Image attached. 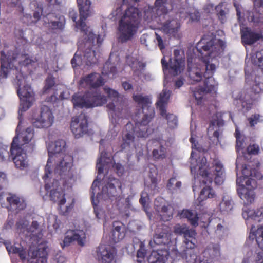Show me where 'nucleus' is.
Here are the masks:
<instances>
[{
    "label": "nucleus",
    "instance_id": "nucleus-1",
    "mask_svg": "<svg viewBox=\"0 0 263 263\" xmlns=\"http://www.w3.org/2000/svg\"><path fill=\"white\" fill-rule=\"evenodd\" d=\"M80 13V20L77 21V14L74 10L69 12V16L75 23L76 27L83 33V40L78 42V49H84V59L86 64L92 66L98 62L97 56L100 53V48L103 40L89 30L85 21L90 14V0H77Z\"/></svg>",
    "mask_w": 263,
    "mask_h": 263
},
{
    "label": "nucleus",
    "instance_id": "nucleus-2",
    "mask_svg": "<svg viewBox=\"0 0 263 263\" xmlns=\"http://www.w3.org/2000/svg\"><path fill=\"white\" fill-rule=\"evenodd\" d=\"M14 82L17 86V92L20 99V104L18 110L19 122L15 130L16 141L19 147L25 149L26 152L32 153L35 148V142L34 139V130L32 127H28L20 135L21 124L23 121V117L21 112L28 110L32 105L34 101V93L31 86L28 84L25 85L22 88L21 85L24 81V76L20 71L16 70Z\"/></svg>",
    "mask_w": 263,
    "mask_h": 263
},
{
    "label": "nucleus",
    "instance_id": "nucleus-3",
    "mask_svg": "<svg viewBox=\"0 0 263 263\" xmlns=\"http://www.w3.org/2000/svg\"><path fill=\"white\" fill-rule=\"evenodd\" d=\"M225 47V43L220 39H209L205 35L202 37L197 43L196 48L200 54V58L204 65L193 63L192 58H187V73L190 80L194 82H200L204 77L205 71L206 64L204 60L206 59L208 61V64H210V59L218 56L223 51Z\"/></svg>",
    "mask_w": 263,
    "mask_h": 263
},
{
    "label": "nucleus",
    "instance_id": "nucleus-4",
    "mask_svg": "<svg viewBox=\"0 0 263 263\" xmlns=\"http://www.w3.org/2000/svg\"><path fill=\"white\" fill-rule=\"evenodd\" d=\"M66 142L64 140L60 139L51 143L48 147L49 158L46 165L49 164L51 170L52 160L60 159L59 163L57 164L55 172L60 176V180L62 182L65 187H71L73 183L75 181L73 171L72 169L73 165V157L69 155L63 154L65 151Z\"/></svg>",
    "mask_w": 263,
    "mask_h": 263
},
{
    "label": "nucleus",
    "instance_id": "nucleus-5",
    "mask_svg": "<svg viewBox=\"0 0 263 263\" xmlns=\"http://www.w3.org/2000/svg\"><path fill=\"white\" fill-rule=\"evenodd\" d=\"M194 153L191 154V171L196 172L198 169L199 174L202 177L201 182L204 184H211L214 178L216 184L220 185L224 181V172L223 165L219 161L214 160L212 163L213 170L207 165L206 158L202 156L198 159L194 158Z\"/></svg>",
    "mask_w": 263,
    "mask_h": 263
},
{
    "label": "nucleus",
    "instance_id": "nucleus-6",
    "mask_svg": "<svg viewBox=\"0 0 263 263\" xmlns=\"http://www.w3.org/2000/svg\"><path fill=\"white\" fill-rule=\"evenodd\" d=\"M52 174V171L50 170L49 164L46 165L45 168V174L43 176L44 180V188L46 191V194L43 195L42 191L40 190V194L44 199L46 196L50 197V199L55 202H59V206L60 209L61 214L63 215H67L72 210L74 204V199H72L71 202L68 205H67L64 210L62 209V206L66 203V199L64 198L65 194L64 191L62 189L60 185L59 180L52 179L50 176Z\"/></svg>",
    "mask_w": 263,
    "mask_h": 263
},
{
    "label": "nucleus",
    "instance_id": "nucleus-7",
    "mask_svg": "<svg viewBox=\"0 0 263 263\" xmlns=\"http://www.w3.org/2000/svg\"><path fill=\"white\" fill-rule=\"evenodd\" d=\"M142 15L139 9L134 7L127 9L119 21L118 30L122 42L131 40L137 33Z\"/></svg>",
    "mask_w": 263,
    "mask_h": 263
},
{
    "label": "nucleus",
    "instance_id": "nucleus-8",
    "mask_svg": "<svg viewBox=\"0 0 263 263\" xmlns=\"http://www.w3.org/2000/svg\"><path fill=\"white\" fill-rule=\"evenodd\" d=\"M133 99L143 110L144 116L140 123H136V127L139 128L137 136L140 137L146 138L149 135L148 124L155 116L154 107L151 106L152 102L148 96H143L141 94H134Z\"/></svg>",
    "mask_w": 263,
    "mask_h": 263
},
{
    "label": "nucleus",
    "instance_id": "nucleus-9",
    "mask_svg": "<svg viewBox=\"0 0 263 263\" xmlns=\"http://www.w3.org/2000/svg\"><path fill=\"white\" fill-rule=\"evenodd\" d=\"M205 63V71L204 73L203 86H199L192 90L194 97L197 101L198 104H200L204 95L208 93L216 94L218 89V84L213 78V75L216 70V66L214 64H208V61L204 60Z\"/></svg>",
    "mask_w": 263,
    "mask_h": 263
},
{
    "label": "nucleus",
    "instance_id": "nucleus-10",
    "mask_svg": "<svg viewBox=\"0 0 263 263\" xmlns=\"http://www.w3.org/2000/svg\"><path fill=\"white\" fill-rule=\"evenodd\" d=\"M153 242L158 246H164L161 249L153 251L148 258L149 263H165L167 259L169 252L167 245L171 242V234L166 230L160 232L158 228L153 236V241H151L149 245L152 246Z\"/></svg>",
    "mask_w": 263,
    "mask_h": 263
},
{
    "label": "nucleus",
    "instance_id": "nucleus-11",
    "mask_svg": "<svg viewBox=\"0 0 263 263\" xmlns=\"http://www.w3.org/2000/svg\"><path fill=\"white\" fill-rule=\"evenodd\" d=\"M263 91V77L256 76L254 84L249 89L245 90L240 93L235 100L236 105L241 104V109L248 111L253 106V102L256 99V96Z\"/></svg>",
    "mask_w": 263,
    "mask_h": 263
},
{
    "label": "nucleus",
    "instance_id": "nucleus-12",
    "mask_svg": "<svg viewBox=\"0 0 263 263\" xmlns=\"http://www.w3.org/2000/svg\"><path fill=\"white\" fill-rule=\"evenodd\" d=\"M107 101V97L98 90L87 91L82 96L74 94L72 98L74 108H93L102 106Z\"/></svg>",
    "mask_w": 263,
    "mask_h": 263
},
{
    "label": "nucleus",
    "instance_id": "nucleus-13",
    "mask_svg": "<svg viewBox=\"0 0 263 263\" xmlns=\"http://www.w3.org/2000/svg\"><path fill=\"white\" fill-rule=\"evenodd\" d=\"M16 137L13 139L10 149V155L15 167L20 170H25L29 166V159L27 155L28 153L26 152L25 149L19 147L16 143Z\"/></svg>",
    "mask_w": 263,
    "mask_h": 263
},
{
    "label": "nucleus",
    "instance_id": "nucleus-14",
    "mask_svg": "<svg viewBox=\"0 0 263 263\" xmlns=\"http://www.w3.org/2000/svg\"><path fill=\"white\" fill-rule=\"evenodd\" d=\"M70 129L76 138L92 134V129L88 127V117L84 113L72 118Z\"/></svg>",
    "mask_w": 263,
    "mask_h": 263
},
{
    "label": "nucleus",
    "instance_id": "nucleus-15",
    "mask_svg": "<svg viewBox=\"0 0 263 263\" xmlns=\"http://www.w3.org/2000/svg\"><path fill=\"white\" fill-rule=\"evenodd\" d=\"M174 59L169 58V63L164 57L161 59V64L163 70L170 69L171 73L173 76H177L181 73L182 68L184 66L185 56L179 49L174 50Z\"/></svg>",
    "mask_w": 263,
    "mask_h": 263
},
{
    "label": "nucleus",
    "instance_id": "nucleus-16",
    "mask_svg": "<svg viewBox=\"0 0 263 263\" xmlns=\"http://www.w3.org/2000/svg\"><path fill=\"white\" fill-rule=\"evenodd\" d=\"M17 55L15 53L6 55L4 51L1 52L0 81L7 78L9 69H16L15 63L17 62Z\"/></svg>",
    "mask_w": 263,
    "mask_h": 263
},
{
    "label": "nucleus",
    "instance_id": "nucleus-17",
    "mask_svg": "<svg viewBox=\"0 0 263 263\" xmlns=\"http://www.w3.org/2000/svg\"><path fill=\"white\" fill-rule=\"evenodd\" d=\"M26 223L24 221L17 222L16 224L17 230L20 233H25L26 232L25 235L34 240H38L42 238L43 235L42 230L37 221H33L29 228L27 227Z\"/></svg>",
    "mask_w": 263,
    "mask_h": 263
},
{
    "label": "nucleus",
    "instance_id": "nucleus-18",
    "mask_svg": "<svg viewBox=\"0 0 263 263\" xmlns=\"http://www.w3.org/2000/svg\"><path fill=\"white\" fill-rule=\"evenodd\" d=\"M54 121V116L50 108L43 105L41 108L40 116L33 122V125L37 128H48Z\"/></svg>",
    "mask_w": 263,
    "mask_h": 263
},
{
    "label": "nucleus",
    "instance_id": "nucleus-19",
    "mask_svg": "<svg viewBox=\"0 0 263 263\" xmlns=\"http://www.w3.org/2000/svg\"><path fill=\"white\" fill-rule=\"evenodd\" d=\"M86 239L85 233L82 230H68L66 233L61 246L64 248L68 246L70 244L76 241L80 246H84Z\"/></svg>",
    "mask_w": 263,
    "mask_h": 263
},
{
    "label": "nucleus",
    "instance_id": "nucleus-20",
    "mask_svg": "<svg viewBox=\"0 0 263 263\" xmlns=\"http://www.w3.org/2000/svg\"><path fill=\"white\" fill-rule=\"evenodd\" d=\"M97 255L103 263H116L117 252L114 248L100 245L98 248Z\"/></svg>",
    "mask_w": 263,
    "mask_h": 263
},
{
    "label": "nucleus",
    "instance_id": "nucleus-21",
    "mask_svg": "<svg viewBox=\"0 0 263 263\" xmlns=\"http://www.w3.org/2000/svg\"><path fill=\"white\" fill-rule=\"evenodd\" d=\"M122 191V183L120 180L115 178H109L108 182L102 189L103 194L109 198L118 196Z\"/></svg>",
    "mask_w": 263,
    "mask_h": 263
},
{
    "label": "nucleus",
    "instance_id": "nucleus-22",
    "mask_svg": "<svg viewBox=\"0 0 263 263\" xmlns=\"http://www.w3.org/2000/svg\"><path fill=\"white\" fill-rule=\"evenodd\" d=\"M241 35L242 43L248 45H252L259 40L263 39L261 32H255L249 27H246L242 30Z\"/></svg>",
    "mask_w": 263,
    "mask_h": 263
},
{
    "label": "nucleus",
    "instance_id": "nucleus-23",
    "mask_svg": "<svg viewBox=\"0 0 263 263\" xmlns=\"http://www.w3.org/2000/svg\"><path fill=\"white\" fill-rule=\"evenodd\" d=\"M126 130L123 133L122 142L121 145L122 150L129 148L135 140V128L130 123H127L125 125Z\"/></svg>",
    "mask_w": 263,
    "mask_h": 263
},
{
    "label": "nucleus",
    "instance_id": "nucleus-24",
    "mask_svg": "<svg viewBox=\"0 0 263 263\" xmlns=\"http://www.w3.org/2000/svg\"><path fill=\"white\" fill-rule=\"evenodd\" d=\"M180 28V24L175 19L167 20L162 25V30L170 37H177Z\"/></svg>",
    "mask_w": 263,
    "mask_h": 263
},
{
    "label": "nucleus",
    "instance_id": "nucleus-25",
    "mask_svg": "<svg viewBox=\"0 0 263 263\" xmlns=\"http://www.w3.org/2000/svg\"><path fill=\"white\" fill-rule=\"evenodd\" d=\"M208 230L213 232L217 237H221L227 230L224 220L219 218L211 219L207 226Z\"/></svg>",
    "mask_w": 263,
    "mask_h": 263
},
{
    "label": "nucleus",
    "instance_id": "nucleus-26",
    "mask_svg": "<svg viewBox=\"0 0 263 263\" xmlns=\"http://www.w3.org/2000/svg\"><path fill=\"white\" fill-rule=\"evenodd\" d=\"M236 183L239 185L237 191L240 198L243 200H246L247 204L253 202L255 197L253 190L247 189L245 185L241 183V181L239 179H237Z\"/></svg>",
    "mask_w": 263,
    "mask_h": 263
},
{
    "label": "nucleus",
    "instance_id": "nucleus-27",
    "mask_svg": "<svg viewBox=\"0 0 263 263\" xmlns=\"http://www.w3.org/2000/svg\"><path fill=\"white\" fill-rule=\"evenodd\" d=\"M242 215L246 220L252 219L257 222H261L263 220V208L254 210L248 206H245Z\"/></svg>",
    "mask_w": 263,
    "mask_h": 263
},
{
    "label": "nucleus",
    "instance_id": "nucleus-28",
    "mask_svg": "<svg viewBox=\"0 0 263 263\" xmlns=\"http://www.w3.org/2000/svg\"><path fill=\"white\" fill-rule=\"evenodd\" d=\"M83 80L91 88H97L103 86L105 82L103 77L98 73H92L85 76Z\"/></svg>",
    "mask_w": 263,
    "mask_h": 263
},
{
    "label": "nucleus",
    "instance_id": "nucleus-29",
    "mask_svg": "<svg viewBox=\"0 0 263 263\" xmlns=\"http://www.w3.org/2000/svg\"><path fill=\"white\" fill-rule=\"evenodd\" d=\"M125 226L122 222L120 221L113 222L111 236L114 241L117 242L122 240L125 236Z\"/></svg>",
    "mask_w": 263,
    "mask_h": 263
},
{
    "label": "nucleus",
    "instance_id": "nucleus-30",
    "mask_svg": "<svg viewBox=\"0 0 263 263\" xmlns=\"http://www.w3.org/2000/svg\"><path fill=\"white\" fill-rule=\"evenodd\" d=\"M170 96V92L167 89H163L160 93L158 100L156 103L157 108L160 111V115H163L166 112V106Z\"/></svg>",
    "mask_w": 263,
    "mask_h": 263
},
{
    "label": "nucleus",
    "instance_id": "nucleus-31",
    "mask_svg": "<svg viewBox=\"0 0 263 263\" xmlns=\"http://www.w3.org/2000/svg\"><path fill=\"white\" fill-rule=\"evenodd\" d=\"M152 143L156 146L152 151L154 160H162L166 157V148L157 140H153Z\"/></svg>",
    "mask_w": 263,
    "mask_h": 263
},
{
    "label": "nucleus",
    "instance_id": "nucleus-32",
    "mask_svg": "<svg viewBox=\"0 0 263 263\" xmlns=\"http://www.w3.org/2000/svg\"><path fill=\"white\" fill-rule=\"evenodd\" d=\"M181 218H186L190 223L193 226L196 227L198 224V217L195 211L189 209H183L180 213Z\"/></svg>",
    "mask_w": 263,
    "mask_h": 263
},
{
    "label": "nucleus",
    "instance_id": "nucleus-33",
    "mask_svg": "<svg viewBox=\"0 0 263 263\" xmlns=\"http://www.w3.org/2000/svg\"><path fill=\"white\" fill-rule=\"evenodd\" d=\"M168 4L167 0L155 1L154 9L157 16H159L162 15H165L168 12L170 9L168 7Z\"/></svg>",
    "mask_w": 263,
    "mask_h": 263
},
{
    "label": "nucleus",
    "instance_id": "nucleus-34",
    "mask_svg": "<svg viewBox=\"0 0 263 263\" xmlns=\"http://www.w3.org/2000/svg\"><path fill=\"white\" fill-rule=\"evenodd\" d=\"M48 253L46 248H40L32 252V258L36 259L35 263H47Z\"/></svg>",
    "mask_w": 263,
    "mask_h": 263
},
{
    "label": "nucleus",
    "instance_id": "nucleus-35",
    "mask_svg": "<svg viewBox=\"0 0 263 263\" xmlns=\"http://www.w3.org/2000/svg\"><path fill=\"white\" fill-rule=\"evenodd\" d=\"M11 53H15L17 55V62L15 63V66L16 69H17V67L18 65H22L24 66H27L29 64H31L33 62V60L30 59L28 55H23L21 54L18 53L16 49L14 50H11L8 51V53L9 54H11Z\"/></svg>",
    "mask_w": 263,
    "mask_h": 263
},
{
    "label": "nucleus",
    "instance_id": "nucleus-36",
    "mask_svg": "<svg viewBox=\"0 0 263 263\" xmlns=\"http://www.w3.org/2000/svg\"><path fill=\"white\" fill-rule=\"evenodd\" d=\"M173 212L174 209L171 205L162 206L159 211L161 219L164 221H169L173 217Z\"/></svg>",
    "mask_w": 263,
    "mask_h": 263
},
{
    "label": "nucleus",
    "instance_id": "nucleus-37",
    "mask_svg": "<svg viewBox=\"0 0 263 263\" xmlns=\"http://www.w3.org/2000/svg\"><path fill=\"white\" fill-rule=\"evenodd\" d=\"M234 202L229 197H223L222 201L219 204V209L221 213H227L233 208Z\"/></svg>",
    "mask_w": 263,
    "mask_h": 263
},
{
    "label": "nucleus",
    "instance_id": "nucleus-38",
    "mask_svg": "<svg viewBox=\"0 0 263 263\" xmlns=\"http://www.w3.org/2000/svg\"><path fill=\"white\" fill-rule=\"evenodd\" d=\"M215 10L218 19L223 24L227 20L226 15L229 12L228 9L224 6L223 2H221L215 7Z\"/></svg>",
    "mask_w": 263,
    "mask_h": 263
},
{
    "label": "nucleus",
    "instance_id": "nucleus-39",
    "mask_svg": "<svg viewBox=\"0 0 263 263\" xmlns=\"http://www.w3.org/2000/svg\"><path fill=\"white\" fill-rule=\"evenodd\" d=\"M242 174L243 175V180L249 177H254L257 179H261L262 178L261 174L259 171L255 168L250 169L249 167L246 165L243 167Z\"/></svg>",
    "mask_w": 263,
    "mask_h": 263
},
{
    "label": "nucleus",
    "instance_id": "nucleus-40",
    "mask_svg": "<svg viewBox=\"0 0 263 263\" xmlns=\"http://www.w3.org/2000/svg\"><path fill=\"white\" fill-rule=\"evenodd\" d=\"M55 87H56L55 78L52 75L49 74L45 81L43 93L45 94L49 93L52 89L56 91L57 89H54Z\"/></svg>",
    "mask_w": 263,
    "mask_h": 263
},
{
    "label": "nucleus",
    "instance_id": "nucleus-41",
    "mask_svg": "<svg viewBox=\"0 0 263 263\" xmlns=\"http://www.w3.org/2000/svg\"><path fill=\"white\" fill-rule=\"evenodd\" d=\"M167 121V124L168 128L170 129L176 128L178 126V119L177 117L173 114L167 113L163 115H161Z\"/></svg>",
    "mask_w": 263,
    "mask_h": 263
},
{
    "label": "nucleus",
    "instance_id": "nucleus-42",
    "mask_svg": "<svg viewBox=\"0 0 263 263\" xmlns=\"http://www.w3.org/2000/svg\"><path fill=\"white\" fill-rule=\"evenodd\" d=\"M203 187L199 195V199L201 201H204L208 198H213L215 197V194L212 187L209 186V184Z\"/></svg>",
    "mask_w": 263,
    "mask_h": 263
},
{
    "label": "nucleus",
    "instance_id": "nucleus-43",
    "mask_svg": "<svg viewBox=\"0 0 263 263\" xmlns=\"http://www.w3.org/2000/svg\"><path fill=\"white\" fill-rule=\"evenodd\" d=\"M7 201L11 206H15L19 209H23V200L15 195L10 194L9 196L7 197Z\"/></svg>",
    "mask_w": 263,
    "mask_h": 263
},
{
    "label": "nucleus",
    "instance_id": "nucleus-44",
    "mask_svg": "<svg viewBox=\"0 0 263 263\" xmlns=\"http://www.w3.org/2000/svg\"><path fill=\"white\" fill-rule=\"evenodd\" d=\"M235 134L236 139L235 148L236 151L239 152L243 148L245 137L241 135L237 129H236Z\"/></svg>",
    "mask_w": 263,
    "mask_h": 263
},
{
    "label": "nucleus",
    "instance_id": "nucleus-45",
    "mask_svg": "<svg viewBox=\"0 0 263 263\" xmlns=\"http://www.w3.org/2000/svg\"><path fill=\"white\" fill-rule=\"evenodd\" d=\"M103 89L107 97L111 99L112 101L116 102L118 101L120 94L117 91L107 86L104 87Z\"/></svg>",
    "mask_w": 263,
    "mask_h": 263
},
{
    "label": "nucleus",
    "instance_id": "nucleus-46",
    "mask_svg": "<svg viewBox=\"0 0 263 263\" xmlns=\"http://www.w3.org/2000/svg\"><path fill=\"white\" fill-rule=\"evenodd\" d=\"M252 61L254 65L261 67L263 66V50L257 51L252 57Z\"/></svg>",
    "mask_w": 263,
    "mask_h": 263
},
{
    "label": "nucleus",
    "instance_id": "nucleus-47",
    "mask_svg": "<svg viewBox=\"0 0 263 263\" xmlns=\"http://www.w3.org/2000/svg\"><path fill=\"white\" fill-rule=\"evenodd\" d=\"M221 115L219 113L217 112L212 117V120L210 122V127L217 125L218 127H220L223 125V120L221 119Z\"/></svg>",
    "mask_w": 263,
    "mask_h": 263
},
{
    "label": "nucleus",
    "instance_id": "nucleus-48",
    "mask_svg": "<svg viewBox=\"0 0 263 263\" xmlns=\"http://www.w3.org/2000/svg\"><path fill=\"white\" fill-rule=\"evenodd\" d=\"M247 154L249 155H257L260 152V147L256 143H250L246 148Z\"/></svg>",
    "mask_w": 263,
    "mask_h": 263
},
{
    "label": "nucleus",
    "instance_id": "nucleus-49",
    "mask_svg": "<svg viewBox=\"0 0 263 263\" xmlns=\"http://www.w3.org/2000/svg\"><path fill=\"white\" fill-rule=\"evenodd\" d=\"M256 241L259 248L263 250V226L258 228L257 230Z\"/></svg>",
    "mask_w": 263,
    "mask_h": 263
},
{
    "label": "nucleus",
    "instance_id": "nucleus-50",
    "mask_svg": "<svg viewBox=\"0 0 263 263\" xmlns=\"http://www.w3.org/2000/svg\"><path fill=\"white\" fill-rule=\"evenodd\" d=\"M253 177H247L245 180H243L242 178H240L239 179L241 181V183L243 184V182L245 181V185L247 186V189L249 190H253L256 185V180L252 178Z\"/></svg>",
    "mask_w": 263,
    "mask_h": 263
},
{
    "label": "nucleus",
    "instance_id": "nucleus-51",
    "mask_svg": "<svg viewBox=\"0 0 263 263\" xmlns=\"http://www.w3.org/2000/svg\"><path fill=\"white\" fill-rule=\"evenodd\" d=\"M4 244L5 245L6 248L7 249V251L8 252L10 253H13V254H17L19 253L21 249L23 248L22 247H16L14 245H12L11 242L10 241H6L4 242Z\"/></svg>",
    "mask_w": 263,
    "mask_h": 263
},
{
    "label": "nucleus",
    "instance_id": "nucleus-52",
    "mask_svg": "<svg viewBox=\"0 0 263 263\" xmlns=\"http://www.w3.org/2000/svg\"><path fill=\"white\" fill-rule=\"evenodd\" d=\"M106 154H107L106 152L102 151L101 153L100 157L97 160L96 168L98 170V173L99 174H102L103 172L104 167L102 164V161L103 159L105 157V155Z\"/></svg>",
    "mask_w": 263,
    "mask_h": 263
},
{
    "label": "nucleus",
    "instance_id": "nucleus-53",
    "mask_svg": "<svg viewBox=\"0 0 263 263\" xmlns=\"http://www.w3.org/2000/svg\"><path fill=\"white\" fill-rule=\"evenodd\" d=\"M9 5L10 7H16L18 11L23 13L24 8L21 4V0H9Z\"/></svg>",
    "mask_w": 263,
    "mask_h": 263
},
{
    "label": "nucleus",
    "instance_id": "nucleus-54",
    "mask_svg": "<svg viewBox=\"0 0 263 263\" xmlns=\"http://www.w3.org/2000/svg\"><path fill=\"white\" fill-rule=\"evenodd\" d=\"M113 167L116 171V173L119 176H121L123 175L125 170L124 167L120 163H115Z\"/></svg>",
    "mask_w": 263,
    "mask_h": 263
},
{
    "label": "nucleus",
    "instance_id": "nucleus-55",
    "mask_svg": "<svg viewBox=\"0 0 263 263\" xmlns=\"http://www.w3.org/2000/svg\"><path fill=\"white\" fill-rule=\"evenodd\" d=\"M144 245L141 242L140 244V248L137 251V256L138 258H144L146 254V250L144 248Z\"/></svg>",
    "mask_w": 263,
    "mask_h": 263
},
{
    "label": "nucleus",
    "instance_id": "nucleus-56",
    "mask_svg": "<svg viewBox=\"0 0 263 263\" xmlns=\"http://www.w3.org/2000/svg\"><path fill=\"white\" fill-rule=\"evenodd\" d=\"M50 23L53 29H62L64 27V24L61 21H51Z\"/></svg>",
    "mask_w": 263,
    "mask_h": 263
},
{
    "label": "nucleus",
    "instance_id": "nucleus-57",
    "mask_svg": "<svg viewBox=\"0 0 263 263\" xmlns=\"http://www.w3.org/2000/svg\"><path fill=\"white\" fill-rule=\"evenodd\" d=\"M259 119V115H253L251 117L248 119L250 126L253 127L255 124H257L258 120Z\"/></svg>",
    "mask_w": 263,
    "mask_h": 263
},
{
    "label": "nucleus",
    "instance_id": "nucleus-58",
    "mask_svg": "<svg viewBox=\"0 0 263 263\" xmlns=\"http://www.w3.org/2000/svg\"><path fill=\"white\" fill-rule=\"evenodd\" d=\"M156 40L158 43V46L159 48V49L162 51L165 48V45L163 42V41L162 39V37L158 34L157 33H156Z\"/></svg>",
    "mask_w": 263,
    "mask_h": 263
},
{
    "label": "nucleus",
    "instance_id": "nucleus-59",
    "mask_svg": "<svg viewBox=\"0 0 263 263\" xmlns=\"http://www.w3.org/2000/svg\"><path fill=\"white\" fill-rule=\"evenodd\" d=\"M190 16L192 21H198L200 19V14L198 11H195L193 13H191Z\"/></svg>",
    "mask_w": 263,
    "mask_h": 263
},
{
    "label": "nucleus",
    "instance_id": "nucleus-60",
    "mask_svg": "<svg viewBox=\"0 0 263 263\" xmlns=\"http://www.w3.org/2000/svg\"><path fill=\"white\" fill-rule=\"evenodd\" d=\"M255 263H263V252H259L256 253L254 259Z\"/></svg>",
    "mask_w": 263,
    "mask_h": 263
},
{
    "label": "nucleus",
    "instance_id": "nucleus-61",
    "mask_svg": "<svg viewBox=\"0 0 263 263\" xmlns=\"http://www.w3.org/2000/svg\"><path fill=\"white\" fill-rule=\"evenodd\" d=\"M176 181V178L175 177H171L168 181V182L166 185L167 188L171 190L172 189H174L173 187L174 184L175 182Z\"/></svg>",
    "mask_w": 263,
    "mask_h": 263
},
{
    "label": "nucleus",
    "instance_id": "nucleus-62",
    "mask_svg": "<svg viewBox=\"0 0 263 263\" xmlns=\"http://www.w3.org/2000/svg\"><path fill=\"white\" fill-rule=\"evenodd\" d=\"M184 79L182 78H180L176 80L175 82V86L176 88H179L184 84Z\"/></svg>",
    "mask_w": 263,
    "mask_h": 263
},
{
    "label": "nucleus",
    "instance_id": "nucleus-63",
    "mask_svg": "<svg viewBox=\"0 0 263 263\" xmlns=\"http://www.w3.org/2000/svg\"><path fill=\"white\" fill-rule=\"evenodd\" d=\"M122 86L125 91H127L133 89V85L127 81L123 82Z\"/></svg>",
    "mask_w": 263,
    "mask_h": 263
},
{
    "label": "nucleus",
    "instance_id": "nucleus-64",
    "mask_svg": "<svg viewBox=\"0 0 263 263\" xmlns=\"http://www.w3.org/2000/svg\"><path fill=\"white\" fill-rule=\"evenodd\" d=\"M18 256L22 260H25L26 258V251L22 248L19 253Z\"/></svg>",
    "mask_w": 263,
    "mask_h": 263
}]
</instances>
